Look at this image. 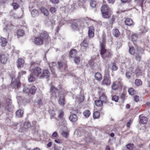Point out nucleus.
Masks as SVG:
<instances>
[{
	"label": "nucleus",
	"mask_w": 150,
	"mask_h": 150,
	"mask_svg": "<svg viewBox=\"0 0 150 150\" xmlns=\"http://www.w3.org/2000/svg\"><path fill=\"white\" fill-rule=\"evenodd\" d=\"M84 25V23L81 21L77 19L74 20L72 21L71 25L72 29L73 30L81 28Z\"/></svg>",
	"instance_id": "7ed1b4c3"
},
{
	"label": "nucleus",
	"mask_w": 150,
	"mask_h": 150,
	"mask_svg": "<svg viewBox=\"0 0 150 150\" xmlns=\"http://www.w3.org/2000/svg\"><path fill=\"white\" fill-rule=\"evenodd\" d=\"M52 2L54 4H57L59 2V0H51Z\"/></svg>",
	"instance_id": "052dcab7"
},
{
	"label": "nucleus",
	"mask_w": 150,
	"mask_h": 150,
	"mask_svg": "<svg viewBox=\"0 0 150 150\" xmlns=\"http://www.w3.org/2000/svg\"><path fill=\"white\" fill-rule=\"evenodd\" d=\"M12 6L13 7L14 9H17L19 7L18 4L16 3H13L12 4Z\"/></svg>",
	"instance_id": "49530a36"
},
{
	"label": "nucleus",
	"mask_w": 150,
	"mask_h": 150,
	"mask_svg": "<svg viewBox=\"0 0 150 150\" xmlns=\"http://www.w3.org/2000/svg\"><path fill=\"white\" fill-rule=\"evenodd\" d=\"M25 73H26V71H21L19 72L18 74L20 75H22L23 74H25Z\"/></svg>",
	"instance_id": "e2e57ef3"
},
{
	"label": "nucleus",
	"mask_w": 150,
	"mask_h": 150,
	"mask_svg": "<svg viewBox=\"0 0 150 150\" xmlns=\"http://www.w3.org/2000/svg\"><path fill=\"white\" fill-rule=\"evenodd\" d=\"M85 1V0H79L78 1L79 4H80L84 2Z\"/></svg>",
	"instance_id": "69168bd1"
},
{
	"label": "nucleus",
	"mask_w": 150,
	"mask_h": 150,
	"mask_svg": "<svg viewBox=\"0 0 150 150\" xmlns=\"http://www.w3.org/2000/svg\"><path fill=\"white\" fill-rule=\"evenodd\" d=\"M41 78L45 77L47 78L49 77L50 75V73L48 70L47 69L43 70L42 72H41Z\"/></svg>",
	"instance_id": "6ab92c4d"
},
{
	"label": "nucleus",
	"mask_w": 150,
	"mask_h": 150,
	"mask_svg": "<svg viewBox=\"0 0 150 150\" xmlns=\"http://www.w3.org/2000/svg\"><path fill=\"white\" fill-rule=\"evenodd\" d=\"M59 103L62 105H64L65 104L64 97L63 95L62 97L61 96L59 101Z\"/></svg>",
	"instance_id": "bb28decb"
},
{
	"label": "nucleus",
	"mask_w": 150,
	"mask_h": 150,
	"mask_svg": "<svg viewBox=\"0 0 150 150\" xmlns=\"http://www.w3.org/2000/svg\"><path fill=\"white\" fill-rule=\"evenodd\" d=\"M118 83H115V82H114L112 86V88L114 90H117L119 87V86L117 85Z\"/></svg>",
	"instance_id": "473e14b6"
},
{
	"label": "nucleus",
	"mask_w": 150,
	"mask_h": 150,
	"mask_svg": "<svg viewBox=\"0 0 150 150\" xmlns=\"http://www.w3.org/2000/svg\"><path fill=\"white\" fill-rule=\"evenodd\" d=\"M21 83L16 79L12 81L11 84V87L13 88H14L15 90L19 89L21 88Z\"/></svg>",
	"instance_id": "9b49d317"
},
{
	"label": "nucleus",
	"mask_w": 150,
	"mask_h": 150,
	"mask_svg": "<svg viewBox=\"0 0 150 150\" xmlns=\"http://www.w3.org/2000/svg\"><path fill=\"white\" fill-rule=\"evenodd\" d=\"M125 95L124 94H122L121 95V98L122 99V100L123 101L125 99Z\"/></svg>",
	"instance_id": "13d9d810"
},
{
	"label": "nucleus",
	"mask_w": 150,
	"mask_h": 150,
	"mask_svg": "<svg viewBox=\"0 0 150 150\" xmlns=\"http://www.w3.org/2000/svg\"><path fill=\"white\" fill-rule=\"evenodd\" d=\"M78 51L75 49L72 50L69 52L70 56L72 58H74L76 57Z\"/></svg>",
	"instance_id": "412c9836"
},
{
	"label": "nucleus",
	"mask_w": 150,
	"mask_h": 150,
	"mask_svg": "<svg viewBox=\"0 0 150 150\" xmlns=\"http://www.w3.org/2000/svg\"><path fill=\"white\" fill-rule=\"evenodd\" d=\"M30 64L31 68L33 70V73L34 74L39 78H41V69L38 67L39 65V63L32 61L31 62Z\"/></svg>",
	"instance_id": "f03ea898"
},
{
	"label": "nucleus",
	"mask_w": 150,
	"mask_h": 150,
	"mask_svg": "<svg viewBox=\"0 0 150 150\" xmlns=\"http://www.w3.org/2000/svg\"><path fill=\"white\" fill-rule=\"evenodd\" d=\"M62 134L64 137H67L68 135V133L67 132H64V131H63L62 132Z\"/></svg>",
	"instance_id": "864d4df0"
},
{
	"label": "nucleus",
	"mask_w": 150,
	"mask_h": 150,
	"mask_svg": "<svg viewBox=\"0 0 150 150\" xmlns=\"http://www.w3.org/2000/svg\"><path fill=\"white\" fill-rule=\"evenodd\" d=\"M101 83L103 85L106 86H109L110 84L111 80L109 74L106 73L105 74Z\"/></svg>",
	"instance_id": "1a4fd4ad"
},
{
	"label": "nucleus",
	"mask_w": 150,
	"mask_h": 150,
	"mask_svg": "<svg viewBox=\"0 0 150 150\" xmlns=\"http://www.w3.org/2000/svg\"><path fill=\"white\" fill-rule=\"evenodd\" d=\"M42 100L40 99L38 100V105H42Z\"/></svg>",
	"instance_id": "bf43d9fd"
},
{
	"label": "nucleus",
	"mask_w": 150,
	"mask_h": 150,
	"mask_svg": "<svg viewBox=\"0 0 150 150\" xmlns=\"http://www.w3.org/2000/svg\"><path fill=\"white\" fill-rule=\"evenodd\" d=\"M52 64V66H55L56 65V63L55 62H52V63H50L49 64V66H50V65Z\"/></svg>",
	"instance_id": "338daca9"
},
{
	"label": "nucleus",
	"mask_w": 150,
	"mask_h": 150,
	"mask_svg": "<svg viewBox=\"0 0 150 150\" xmlns=\"http://www.w3.org/2000/svg\"><path fill=\"white\" fill-rule=\"evenodd\" d=\"M139 97L137 96L134 97V101L136 102H138L139 101Z\"/></svg>",
	"instance_id": "4d7b16f0"
},
{
	"label": "nucleus",
	"mask_w": 150,
	"mask_h": 150,
	"mask_svg": "<svg viewBox=\"0 0 150 150\" xmlns=\"http://www.w3.org/2000/svg\"><path fill=\"white\" fill-rule=\"evenodd\" d=\"M129 93L131 95H133L134 94V90L133 88H130L128 91Z\"/></svg>",
	"instance_id": "09e8293b"
},
{
	"label": "nucleus",
	"mask_w": 150,
	"mask_h": 150,
	"mask_svg": "<svg viewBox=\"0 0 150 150\" xmlns=\"http://www.w3.org/2000/svg\"><path fill=\"white\" fill-rule=\"evenodd\" d=\"M18 63V67H23L24 64V61L23 59L22 58H19L17 61Z\"/></svg>",
	"instance_id": "aec40b11"
},
{
	"label": "nucleus",
	"mask_w": 150,
	"mask_h": 150,
	"mask_svg": "<svg viewBox=\"0 0 150 150\" xmlns=\"http://www.w3.org/2000/svg\"><path fill=\"white\" fill-rule=\"evenodd\" d=\"M40 10L42 13L44 15L47 16L48 15L49 13L48 10L44 7H42L40 8Z\"/></svg>",
	"instance_id": "b1692460"
},
{
	"label": "nucleus",
	"mask_w": 150,
	"mask_h": 150,
	"mask_svg": "<svg viewBox=\"0 0 150 150\" xmlns=\"http://www.w3.org/2000/svg\"><path fill=\"white\" fill-rule=\"evenodd\" d=\"M43 40L40 37H37L34 39V41L36 44L40 45L43 44Z\"/></svg>",
	"instance_id": "2eb2a0df"
},
{
	"label": "nucleus",
	"mask_w": 150,
	"mask_h": 150,
	"mask_svg": "<svg viewBox=\"0 0 150 150\" xmlns=\"http://www.w3.org/2000/svg\"><path fill=\"white\" fill-rule=\"evenodd\" d=\"M96 79L98 81H100L102 79V76L101 74L99 72L96 73L95 75Z\"/></svg>",
	"instance_id": "cd10ccee"
},
{
	"label": "nucleus",
	"mask_w": 150,
	"mask_h": 150,
	"mask_svg": "<svg viewBox=\"0 0 150 150\" xmlns=\"http://www.w3.org/2000/svg\"><path fill=\"white\" fill-rule=\"evenodd\" d=\"M105 38V33L104 32H103L102 39L100 41L101 47L100 54L103 59L107 61L111 59L112 54L110 50H106L105 49L106 44Z\"/></svg>",
	"instance_id": "f257e3e1"
},
{
	"label": "nucleus",
	"mask_w": 150,
	"mask_h": 150,
	"mask_svg": "<svg viewBox=\"0 0 150 150\" xmlns=\"http://www.w3.org/2000/svg\"><path fill=\"white\" fill-rule=\"evenodd\" d=\"M51 95L55 98H57L59 96V90L54 86H51L50 89Z\"/></svg>",
	"instance_id": "9d476101"
},
{
	"label": "nucleus",
	"mask_w": 150,
	"mask_h": 150,
	"mask_svg": "<svg viewBox=\"0 0 150 150\" xmlns=\"http://www.w3.org/2000/svg\"><path fill=\"white\" fill-rule=\"evenodd\" d=\"M141 53L139 52L137 53L135 55V57L137 60H138L139 61L141 60Z\"/></svg>",
	"instance_id": "4c0bfd02"
},
{
	"label": "nucleus",
	"mask_w": 150,
	"mask_h": 150,
	"mask_svg": "<svg viewBox=\"0 0 150 150\" xmlns=\"http://www.w3.org/2000/svg\"><path fill=\"white\" fill-rule=\"evenodd\" d=\"M125 23L126 25L130 26L132 25L133 23L132 20L129 18H126L125 20Z\"/></svg>",
	"instance_id": "393cba45"
},
{
	"label": "nucleus",
	"mask_w": 150,
	"mask_h": 150,
	"mask_svg": "<svg viewBox=\"0 0 150 150\" xmlns=\"http://www.w3.org/2000/svg\"><path fill=\"white\" fill-rule=\"evenodd\" d=\"M32 16L33 17H35L38 15V10L36 9H33L31 13Z\"/></svg>",
	"instance_id": "c85d7f7f"
},
{
	"label": "nucleus",
	"mask_w": 150,
	"mask_h": 150,
	"mask_svg": "<svg viewBox=\"0 0 150 150\" xmlns=\"http://www.w3.org/2000/svg\"><path fill=\"white\" fill-rule=\"evenodd\" d=\"M131 38L132 41H135L137 40V37L135 34H133L132 35Z\"/></svg>",
	"instance_id": "3c124183"
},
{
	"label": "nucleus",
	"mask_w": 150,
	"mask_h": 150,
	"mask_svg": "<svg viewBox=\"0 0 150 150\" xmlns=\"http://www.w3.org/2000/svg\"><path fill=\"white\" fill-rule=\"evenodd\" d=\"M64 116L63 112L62 110H60L59 111V119H62Z\"/></svg>",
	"instance_id": "de8ad7c7"
},
{
	"label": "nucleus",
	"mask_w": 150,
	"mask_h": 150,
	"mask_svg": "<svg viewBox=\"0 0 150 150\" xmlns=\"http://www.w3.org/2000/svg\"><path fill=\"white\" fill-rule=\"evenodd\" d=\"M129 53L132 55H134L135 53V50L133 47H129Z\"/></svg>",
	"instance_id": "79ce46f5"
},
{
	"label": "nucleus",
	"mask_w": 150,
	"mask_h": 150,
	"mask_svg": "<svg viewBox=\"0 0 150 150\" xmlns=\"http://www.w3.org/2000/svg\"><path fill=\"white\" fill-rule=\"evenodd\" d=\"M58 69L60 71H63L67 68V62L66 61H60L57 62Z\"/></svg>",
	"instance_id": "0eeeda50"
},
{
	"label": "nucleus",
	"mask_w": 150,
	"mask_h": 150,
	"mask_svg": "<svg viewBox=\"0 0 150 150\" xmlns=\"http://www.w3.org/2000/svg\"><path fill=\"white\" fill-rule=\"evenodd\" d=\"M113 34L116 37H118L120 35V33L117 29H115L114 30Z\"/></svg>",
	"instance_id": "7c9ffc66"
},
{
	"label": "nucleus",
	"mask_w": 150,
	"mask_h": 150,
	"mask_svg": "<svg viewBox=\"0 0 150 150\" xmlns=\"http://www.w3.org/2000/svg\"><path fill=\"white\" fill-rule=\"evenodd\" d=\"M7 58L6 55L2 54L0 56V61L3 64H5L7 61Z\"/></svg>",
	"instance_id": "4468645a"
},
{
	"label": "nucleus",
	"mask_w": 150,
	"mask_h": 150,
	"mask_svg": "<svg viewBox=\"0 0 150 150\" xmlns=\"http://www.w3.org/2000/svg\"><path fill=\"white\" fill-rule=\"evenodd\" d=\"M52 145V143L51 142H49L47 144V146L49 147H50Z\"/></svg>",
	"instance_id": "774afa93"
},
{
	"label": "nucleus",
	"mask_w": 150,
	"mask_h": 150,
	"mask_svg": "<svg viewBox=\"0 0 150 150\" xmlns=\"http://www.w3.org/2000/svg\"><path fill=\"white\" fill-rule=\"evenodd\" d=\"M24 31L21 29L18 30L17 32V35L18 36H22L24 35Z\"/></svg>",
	"instance_id": "c756f323"
},
{
	"label": "nucleus",
	"mask_w": 150,
	"mask_h": 150,
	"mask_svg": "<svg viewBox=\"0 0 150 150\" xmlns=\"http://www.w3.org/2000/svg\"><path fill=\"white\" fill-rule=\"evenodd\" d=\"M101 11L104 18H108L110 17L109 8L107 5H103L101 8Z\"/></svg>",
	"instance_id": "20e7f679"
},
{
	"label": "nucleus",
	"mask_w": 150,
	"mask_h": 150,
	"mask_svg": "<svg viewBox=\"0 0 150 150\" xmlns=\"http://www.w3.org/2000/svg\"><path fill=\"white\" fill-rule=\"evenodd\" d=\"M11 104V100L10 99H7L6 100V103L4 105L2 101H0V108L2 107L5 110L10 111V109L13 107Z\"/></svg>",
	"instance_id": "423d86ee"
},
{
	"label": "nucleus",
	"mask_w": 150,
	"mask_h": 150,
	"mask_svg": "<svg viewBox=\"0 0 150 150\" xmlns=\"http://www.w3.org/2000/svg\"><path fill=\"white\" fill-rule=\"evenodd\" d=\"M131 73L129 71L127 72L125 74L126 77L129 79L131 77Z\"/></svg>",
	"instance_id": "8fccbe9b"
},
{
	"label": "nucleus",
	"mask_w": 150,
	"mask_h": 150,
	"mask_svg": "<svg viewBox=\"0 0 150 150\" xmlns=\"http://www.w3.org/2000/svg\"><path fill=\"white\" fill-rule=\"evenodd\" d=\"M23 110L21 109L17 110L16 112V116L19 117H22L23 116Z\"/></svg>",
	"instance_id": "a878e982"
},
{
	"label": "nucleus",
	"mask_w": 150,
	"mask_h": 150,
	"mask_svg": "<svg viewBox=\"0 0 150 150\" xmlns=\"http://www.w3.org/2000/svg\"><path fill=\"white\" fill-rule=\"evenodd\" d=\"M115 83H118L117 85L119 86H119L122 87L123 86V83H122L120 81H116L115 82Z\"/></svg>",
	"instance_id": "5fc2aeb1"
},
{
	"label": "nucleus",
	"mask_w": 150,
	"mask_h": 150,
	"mask_svg": "<svg viewBox=\"0 0 150 150\" xmlns=\"http://www.w3.org/2000/svg\"><path fill=\"white\" fill-rule=\"evenodd\" d=\"M119 98L118 96L116 95L112 96V100L115 101V102H117Z\"/></svg>",
	"instance_id": "a19ab883"
},
{
	"label": "nucleus",
	"mask_w": 150,
	"mask_h": 150,
	"mask_svg": "<svg viewBox=\"0 0 150 150\" xmlns=\"http://www.w3.org/2000/svg\"><path fill=\"white\" fill-rule=\"evenodd\" d=\"M58 134L57 132H53L52 134V136L54 137H57V136Z\"/></svg>",
	"instance_id": "680f3d73"
},
{
	"label": "nucleus",
	"mask_w": 150,
	"mask_h": 150,
	"mask_svg": "<svg viewBox=\"0 0 150 150\" xmlns=\"http://www.w3.org/2000/svg\"><path fill=\"white\" fill-rule=\"evenodd\" d=\"M50 11L52 13H53L55 12L56 9L54 7H51L50 9Z\"/></svg>",
	"instance_id": "603ef678"
},
{
	"label": "nucleus",
	"mask_w": 150,
	"mask_h": 150,
	"mask_svg": "<svg viewBox=\"0 0 150 150\" xmlns=\"http://www.w3.org/2000/svg\"><path fill=\"white\" fill-rule=\"evenodd\" d=\"M40 37L44 40H47L49 38V36L47 33L45 31L42 32L40 34Z\"/></svg>",
	"instance_id": "ddd939ff"
},
{
	"label": "nucleus",
	"mask_w": 150,
	"mask_h": 150,
	"mask_svg": "<svg viewBox=\"0 0 150 150\" xmlns=\"http://www.w3.org/2000/svg\"><path fill=\"white\" fill-rule=\"evenodd\" d=\"M83 114L85 117H88L90 115V112L88 110H85L83 112Z\"/></svg>",
	"instance_id": "c9c22d12"
},
{
	"label": "nucleus",
	"mask_w": 150,
	"mask_h": 150,
	"mask_svg": "<svg viewBox=\"0 0 150 150\" xmlns=\"http://www.w3.org/2000/svg\"><path fill=\"white\" fill-rule=\"evenodd\" d=\"M74 59V62L76 64H78L80 62V58L78 57H75Z\"/></svg>",
	"instance_id": "a18cd8bd"
},
{
	"label": "nucleus",
	"mask_w": 150,
	"mask_h": 150,
	"mask_svg": "<svg viewBox=\"0 0 150 150\" xmlns=\"http://www.w3.org/2000/svg\"><path fill=\"white\" fill-rule=\"evenodd\" d=\"M94 31L93 27L91 26L89 27L88 35L90 38H92L94 36Z\"/></svg>",
	"instance_id": "dca6fc26"
},
{
	"label": "nucleus",
	"mask_w": 150,
	"mask_h": 150,
	"mask_svg": "<svg viewBox=\"0 0 150 150\" xmlns=\"http://www.w3.org/2000/svg\"><path fill=\"white\" fill-rule=\"evenodd\" d=\"M143 1L144 0H135L134 1L135 3L138 6V8L139 9H142V4Z\"/></svg>",
	"instance_id": "a211bd4d"
},
{
	"label": "nucleus",
	"mask_w": 150,
	"mask_h": 150,
	"mask_svg": "<svg viewBox=\"0 0 150 150\" xmlns=\"http://www.w3.org/2000/svg\"><path fill=\"white\" fill-rule=\"evenodd\" d=\"M36 90L37 88L35 86H25L24 87L23 89V92L26 94H27L28 95H30V94H35Z\"/></svg>",
	"instance_id": "39448f33"
},
{
	"label": "nucleus",
	"mask_w": 150,
	"mask_h": 150,
	"mask_svg": "<svg viewBox=\"0 0 150 150\" xmlns=\"http://www.w3.org/2000/svg\"><path fill=\"white\" fill-rule=\"evenodd\" d=\"M112 71H116L117 70V69L118 68L116 66V63L113 62L112 64Z\"/></svg>",
	"instance_id": "c03bdc74"
},
{
	"label": "nucleus",
	"mask_w": 150,
	"mask_h": 150,
	"mask_svg": "<svg viewBox=\"0 0 150 150\" xmlns=\"http://www.w3.org/2000/svg\"><path fill=\"white\" fill-rule=\"evenodd\" d=\"M108 2L110 3L113 4L115 1V0H108Z\"/></svg>",
	"instance_id": "0e129e2a"
},
{
	"label": "nucleus",
	"mask_w": 150,
	"mask_h": 150,
	"mask_svg": "<svg viewBox=\"0 0 150 150\" xmlns=\"http://www.w3.org/2000/svg\"><path fill=\"white\" fill-rule=\"evenodd\" d=\"M7 40L5 38H1L0 39V43L2 47L6 46L7 44Z\"/></svg>",
	"instance_id": "4be33fe9"
},
{
	"label": "nucleus",
	"mask_w": 150,
	"mask_h": 150,
	"mask_svg": "<svg viewBox=\"0 0 150 150\" xmlns=\"http://www.w3.org/2000/svg\"><path fill=\"white\" fill-rule=\"evenodd\" d=\"M100 100L103 103H105L107 101V97L104 93L102 94L100 98Z\"/></svg>",
	"instance_id": "5701e85b"
},
{
	"label": "nucleus",
	"mask_w": 150,
	"mask_h": 150,
	"mask_svg": "<svg viewBox=\"0 0 150 150\" xmlns=\"http://www.w3.org/2000/svg\"><path fill=\"white\" fill-rule=\"evenodd\" d=\"M126 147L128 150H131L134 149V145L133 144H128L126 145Z\"/></svg>",
	"instance_id": "72a5a7b5"
},
{
	"label": "nucleus",
	"mask_w": 150,
	"mask_h": 150,
	"mask_svg": "<svg viewBox=\"0 0 150 150\" xmlns=\"http://www.w3.org/2000/svg\"><path fill=\"white\" fill-rule=\"evenodd\" d=\"M134 83L136 86H139L142 85V82L140 79H136Z\"/></svg>",
	"instance_id": "e433bc0d"
},
{
	"label": "nucleus",
	"mask_w": 150,
	"mask_h": 150,
	"mask_svg": "<svg viewBox=\"0 0 150 150\" xmlns=\"http://www.w3.org/2000/svg\"><path fill=\"white\" fill-rule=\"evenodd\" d=\"M55 21V20L53 18H51L50 20V22H51V23L52 25L54 24Z\"/></svg>",
	"instance_id": "6e6d98bb"
},
{
	"label": "nucleus",
	"mask_w": 150,
	"mask_h": 150,
	"mask_svg": "<svg viewBox=\"0 0 150 150\" xmlns=\"http://www.w3.org/2000/svg\"><path fill=\"white\" fill-rule=\"evenodd\" d=\"M141 115L139 116V117L140 118L139 123L143 124H146L147 122V118L145 116H142L141 117Z\"/></svg>",
	"instance_id": "f3484780"
},
{
	"label": "nucleus",
	"mask_w": 150,
	"mask_h": 150,
	"mask_svg": "<svg viewBox=\"0 0 150 150\" xmlns=\"http://www.w3.org/2000/svg\"><path fill=\"white\" fill-rule=\"evenodd\" d=\"M100 116V113L98 111L95 112L93 114V117L94 119L98 118Z\"/></svg>",
	"instance_id": "ea45409f"
},
{
	"label": "nucleus",
	"mask_w": 150,
	"mask_h": 150,
	"mask_svg": "<svg viewBox=\"0 0 150 150\" xmlns=\"http://www.w3.org/2000/svg\"><path fill=\"white\" fill-rule=\"evenodd\" d=\"M78 110H72L69 117V120L72 122H76L78 119L77 114L78 113Z\"/></svg>",
	"instance_id": "6e6552de"
},
{
	"label": "nucleus",
	"mask_w": 150,
	"mask_h": 150,
	"mask_svg": "<svg viewBox=\"0 0 150 150\" xmlns=\"http://www.w3.org/2000/svg\"><path fill=\"white\" fill-rule=\"evenodd\" d=\"M24 126L25 128H28L30 127L31 125L30 123L29 122H25L24 124Z\"/></svg>",
	"instance_id": "37998d69"
},
{
	"label": "nucleus",
	"mask_w": 150,
	"mask_h": 150,
	"mask_svg": "<svg viewBox=\"0 0 150 150\" xmlns=\"http://www.w3.org/2000/svg\"><path fill=\"white\" fill-rule=\"evenodd\" d=\"M35 80V77L32 74L30 75L29 77L28 78V80L29 82H33Z\"/></svg>",
	"instance_id": "2f4dec72"
},
{
	"label": "nucleus",
	"mask_w": 150,
	"mask_h": 150,
	"mask_svg": "<svg viewBox=\"0 0 150 150\" xmlns=\"http://www.w3.org/2000/svg\"><path fill=\"white\" fill-rule=\"evenodd\" d=\"M96 2L95 0H91V1L90 2V6L92 8H95L96 7Z\"/></svg>",
	"instance_id": "f704fd0d"
},
{
	"label": "nucleus",
	"mask_w": 150,
	"mask_h": 150,
	"mask_svg": "<svg viewBox=\"0 0 150 150\" xmlns=\"http://www.w3.org/2000/svg\"><path fill=\"white\" fill-rule=\"evenodd\" d=\"M103 103V102L100 100H97L95 101L96 105L98 107L101 106L102 105Z\"/></svg>",
	"instance_id": "58836bf2"
},
{
	"label": "nucleus",
	"mask_w": 150,
	"mask_h": 150,
	"mask_svg": "<svg viewBox=\"0 0 150 150\" xmlns=\"http://www.w3.org/2000/svg\"><path fill=\"white\" fill-rule=\"evenodd\" d=\"M81 49L83 52L85 51L88 47V42L86 40H84L81 44Z\"/></svg>",
	"instance_id": "f8f14e48"
}]
</instances>
